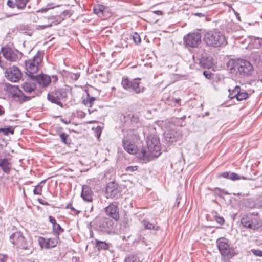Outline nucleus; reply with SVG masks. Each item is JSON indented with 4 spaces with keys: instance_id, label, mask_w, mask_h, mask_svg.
I'll return each mask as SVG.
<instances>
[{
    "instance_id": "obj_1",
    "label": "nucleus",
    "mask_w": 262,
    "mask_h": 262,
    "mask_svg": "<svg viewBox=\"0 0 262 262\" xmlns=\"http://www.w3.org/2000/svg\"><path fill=\"white\" fill-rule=\"evenodd\" d=\"M147 148H142L139 153L143 160H151L157 158L160 154V144L159 138L155 135H150L146 140Z\"/></svg>"
},
{
    "instance_id": "obj_2",
    "label": "nucleus",
    "mask_w": 262,
    "mask_h": 262,
    "mask_svg": "<svg viewBox=\"0 0 262 262\" xmlns=\"http://www.w3.org/2000/svg\"><path fill=\"white\" fill-rule=\"evenodd\" d=\"M227 68L231 72H235L237 76L244 78L251 75L253 71V67L248 60L245 59L236 61L229 60L227 63Z\"/></svg>"
},
{
    "instance_id": "obj_3",
    "label": "nucleus",
    "mask_w": 262,
    "mask_h": 262,
    "mask_svg": "<svg viewBox=\"0 0 262 262\" xmlns=\"http://www.w3.org/2000/svg\"><path fill=\"white\" fill-rule=\"evenodd\" d=\"M203 41L207 46L214 48L224 47L227 44L225 35L218 31L207 32Z\"/></svg>"
},
{
    "instance_id": "obj_4",
    "label": "nucleus",
    "mask_w": 262,
    "mask_h": 262,
    "mask_svg": "<svg viewBox=\"0 0 262 262\" xmlns=\"http://www.w3.org/2000/svg\"><path fill=\"white\" fill-rule=\"evenodd\" d=\"M139 140V137L136 130H128L122 140L124 149L129 154H135L137 153L138 149L135 143Z\"/></svg>"
},
{
    "instance_id": "obj_5",
    "label": "nucleus",
    "mask_w": 262,
    "mask_h": 262,
    "mask_svg": "<svg viewBox=\"0 0 262 262\" xmlns=\"http://www.w3.org/2000/svg\"><path fill=\"white\" fill-rule=\"evenodd\" d=\"M43 54V52L38 51L32 58L25 61L26 73L28 77L34 75V74L38 71V66L42 60Z\"/></svg>"
},
{
    "instance_id": "obj_6",
    "label": "nucleus",
    "mask_w": 262,
    "mask_h": 262,
    "mask_svg": "<svg viewBox=\"0 0 262 262\" xmlns=\"http://www.w3.org/2000/svg\"><path fill=\"white\" fill-rule=\"evenodd\" d=\"M241 223L244 227L252 230H256L262 226L257 213H253L243 215L241 219Z\"/></svg>"
},
{
    "instance_id": "obj_7",
    "label": "nucleus",
    "mask_w": 262,
    "mask_h": 262,
    "mask_svg": "<svg viewBox=\"0 0 262 262\" xmlns=\"http://www.w3.org/2000/svg\"><path fill=\"white\" fill-rule=\"evenodd\" d=\"M140 81V79L130 80L128 78L124 77L122 80L121 85L126 91L138 94L144 91V87Z\"/></svg>"
},
{
    "instance_id": "obj_8",
    "label": "nucleus",
    "mask_w": 262,
    "mask_h": 262,
    "mask_svg": "<svg viewBox=\"0 0 262 262\" xmlns=\"http://www.w3.org/2000/svg\"><path fill=\"white\" fill-rule=\"evenodd\" d=\"M69 91L61 89L52 91L48 94L47 99L52 102L63 107L62 101H66L68 97Z\"/></svg>"
},
{
    "instance_id": "obj_9",
    "label": "nucleus",
    "mask_w": 262,
    "mask_h": 262,
    "mask_svg": "<svg viewBox=\"0 0 262 262\" xmlns=\"http://www.w3.org/2000/svg\"><path fill=\"white\" fill-rule=\"evenodd\" d=\"M10 242L16 246L18 251L20 249L29 250L26 254L31 253L30 244L26 240L20 232H16L10 236Z\"/></svg>"
},
{
    "instance_id": "obj_10",
    "label": "nucleus",
    "mask_w": 262,
    "mask_h": 262,
    "mask_svg": "<svg viewBox=\"0 0 262 262\" xmlns=\"http://www.w3.org/2000/svg\"><path fill=\"white\" fill-rule=\"evenodd\" d=\"M0 53L6 59L11 62L17 61L21 55L17 50L8 46L2 47Z\"/></svg>"
},
{
    "instance_id": "obj_11",
    "label": "nucleus",
    "mask_w": 262,
    "mask_h": 262,
    "mask_svg": "<svg viewBox=\"0 0 262 262\" xmlns=\"http://www.w3.org/2000/svg\"><path fill=\"white\" fill-rule=\"evenodd\" d=\"M184 39L187 46L195 48L201 43V34L199 32L190 33L187 36L184 37Z\"/></svg>"
},
{
    "instance_id": "obj_12",
    "label": "nucleus",
    "mask_w": 262,
    "mask_h": 262,
    "mask_svg": "<svg viewBox=\"0 0 262 262\" xmlns=\"http://www.w3.org/2000/svg\"><path fill=\"white\" fill-rule=\"evenodd\" d=\"M21 72L20 70L16 66L7 69L5 72V76L8 80L12 82H17L21 77Z\"/></svg>"
},
{
    "instance_id": "obj_13",
    "label": "nucleus",
    "mask_w": 262,
    "mask_h": 262,
    "mask_svg": "<svg viewBox=\"0 0 262 262\" xmlns=\"http://www.w3.org/2000/svg\"><path fill=\"white\" fill-rule=\"evenodd\" d=\"M8 90L12 93L13 96L15 98H17L20 103L30 100L31 96H25L22 92L19 89L18 86L9 85L7 87Z\"/></svg>"
},
{
    "instance_id": "obj_14",
    "label": "nucleus",
    "mask_w": 262,
    "mask_h": 262,
    "mask_svg": "<svg viewBox=\"0 0 262 262\" xmlns=\"http://www.w3.org/2000/svg\"><path fill=\"white\" fill-rule=\"evenodd\" d=\"M105 193L107 198H118L120 194L117 184L110 182L107 184Z\"/></svg>"
},
{
    "instance_id": "obj_15",
    "label": "nucleus",
    "mask_w": 262,
    "mask_h": 262,
    "mask_svg": "<svg viewBox=\"0 0 262 262\" xmlns=\"http://www.w3.org/2000/svg\"><path fill=\"white\" fill-rule=\"evenodd\" d=\"M31 80L37 83L40 87L47 86L51 82V79L50 76L43 74L31 75Z\"/></svg>"
},
{
    "instance_id": "obj_16",
    "label": "nucleus",
    "mask_w": 262,
    "mask_h": 262,
    "mask_svg": "<svg viewBox=\"0 0 262 262\" xmlns=\"http://www.w3.org/2000/svg\"><path fill=\"white\" fill-rule=\"evenodd\" d=\"M112 225V221L107 218L97 220L96 222V228L98 230L102 232L108 231Z\"/></svg>"
},
{
    "instance_id": "obj_17",
    "label": "nucleus",
    "mask_w": 262,
    "mask_h": 262,
    "mask_svg": "<svg viewBox=\"0 0 262 262\" xmlns=\"http://www.w3.org/2000/svg\"><path fill=\"white\" fill-rule=\"evenodd\" d=\"M182 135L180 132L170 129L164 134V141L167 143H173L182 139Z\"/></svg>"
},
{
    "instance_id": "obj_18",
    "label": "nucleus",
    "mask_w": 262,
    "mask_h": 262,
    "mask_svg": "<svg viewBox=\"0 0 262 262\" xmlns=\"http://www.w3.org/2000/svg\"><path fill=\"white\" fill-rule=\"evenodd\" d=\"M217 247L222 255L231 258L233 256V250L231 249L227 243L220 241L217 242Z\"/></svg>"
},
{
    "instance_id": "obj_19",
    "label": "nucleus",
    "mask_w": 262,
    "mask_h": 262,
    "mask_svg": "<svg viewBox=\"0 0 262 262\" xmlns=\"http://www.w3.org/2000/svg\"><path fill=\"white\" fill-rule=\"evenodd\" d=\"M38 242L41 248H45L46 249L54 248L56 246L58 243V236H57L56 238H49L47 239L40 237L38 238Z\"/></svg>"
},
{
    "instance_id": "obj_20",
    "label": "nucleus",
    "mask_w": 262,
    "mask_h": 262,
    "mask_svg": "<svg viewBox=\"0 0 262 262\" xmlns=\"http://www.w3.org/2000/svg\"><path fill=\"white\" fill-rule=\"evenodd\" d=\"M21 88L23 90L28 93H32L31 97H34L36 94V83L31 80V77H28V79L26 82L21 84Z\"/></svg>"
},
{
    "instance_id": "obj_21",
    "label": "nucleus",
    "mask_w": 262,
    "mask_h": 262,
    "mask_svg": "<svg viewBox=\"0 0 262 262\" xmlns=\"http://www.w3.org/2000/svg\"><path fill=\"white\" fill-rule=\"evenodd\" d=\"M105 213L117 221L119 219V208L117 205L110 204L104 209Z\"/></svg>"
},
{
    "instance_id": "obj_22",
    "label": "nucleus",
    "mask_w": 262,
    "mask_h": 262,
    "mask_svg": "<svg viewBox=\"0 0 262 262\" xmlns=\"http://www.w3.org/2000/svg\"><path fill=\"white\" fill-rule=\"evenodd\" d=\"M9 158L0 159V168L5 173L8 174L12 169V164Z\"/></svg>"
},
{
    "instance_id": "obj_23",
    "label": "nucleus",
    "mask_w": 262,
    "mask_h": 262,
    "mask_svg": "<svg viewBox=\"0 0 262 262\" xmlns=\"http://www.w3.org/2000/svg\"><path fill=\"white\" fill-rule=\"evenodd\" d=\"M93 191L90 187L85 185L83 186L81 196L86 202H91L93 200Z\"/></svg>"
},
{
    "instance_id": "obj_24",
    "label": "nucleus",
    "mask_w": 262,
    "mask_h": 262,
    "mask_svg": "<svg viewBox=\"0 0 262 262\" xmlns=\"http://www.w3.org/2000/svg\"><path fill=\"white\" fill-rule=\"evenodd\" d=\"M219 177H222L233 181L238 180L241 179L246 180V178L243 176H240L236 173L231 172H224L219 174Z\"/></svg>"
},
{
    "instance_id": "obj_25",
    "label": "nucleus",
    "mask_w": 262,
    "mask_h": 262,
    "mask_svg": "<svg viewBox=\"0 0 262 262\" xmlns=\"http://www.w3.org/2000/svg\"><path fill=\"white\" fill-rule=\"evenodd\" d=\"M95 246L99 251L101 250H105L109 248V245L108 243L98 239H96Z\"/></svg>"
},
{
    "instance_id": "obj_26",
    "label": "nucleus",
    "mask_w": 262,
    "mask_h": 262,
    "mask_svg": "<svg viewBox=\"0 0 262 262\" xmlns=\"http://www.w3.org/2000/svg\"><path fill=\"white\" fill-rule=\"evenodd\" d=\"M142 224L143 225L144 228L145 229L149 230H154L155 231L158 230L159 229V227L158 226L154 225L152 223H150L148 221L146 220H144L142 222Z\"/></svg>"
},
{
    "instance_id": "obj_27",
    "label": "nucleus",
    "mask_w": 262,
    "mask_h": 262,
    "mask_svg": "<svg viewBox=\"0 0 262 262\" xmlns=\"http://www.w3.org/2000/svg\"><path fill=\"white\" fill-rule=\"evenodd\" d=\"M229 92H230L229 95L228 96L229 98L230 99H233L234 98H236L238 93H239L240 87L238 85H236L233 90L231 92V90L229 89Z\"/></svg>"
},
{
    "instance_id": "obj_28",
    "label": "nucleus",
    "mask_w": 262,
    "mask_h": 262,
    "mask_svg": "<svg viewBox=\"0 0 262 262\" xmlns=\"http://www.w3.org/2000/svg\"><path fill=\"white\" fill-rule=\"evenodd\" d=\"M104 7L102 5H97L94 7V12L101 17L103 15L104 12Z\"/></svg>"
},
{
    "instance_id": "obj_29",
    "label": "nucleus",
    "mask_w": 262,
    "mask_h": 262,
    "mask_svg": "<svg viewBox=\"0 0 262 262\" xmlns=\"http://www.w3.org/2000/svg\"><path fill=\"white\" fill-rule=\"evenodd\" d=\"M243 204L245 206L250 208H254L257 206V203H255L252 199L250 198L244 200Z\"/></svg>"
},
{
    "instance_id": "obj_30",
    "label": "nucleus",
    "mask_w": 262,
    "mask_h": 262,
    "mask_svg": "<svg viewBox=\"0 0 262 262\" xmlns=\"http://www.w3.org/2000/svg\"><path fill=\"white\" fill-rule=\"evenodd\" d=\"M248 96L249 95L246 91H242L241 89H240L239 93H238L236 98L237 101H241L246 99L248 98Z\"/></svg>"
},
{
    "instance_id": "obj_31",
    "label": "nucleus",
    "mask_w": 262,
    "mask_h": 262,
    "mask_svg": "<svg viewBox=\"0 0 262 262\" xmlns=\"http://www.w3.org/2000/svg\"><path fill=\"white\" fill-rule=\"evenodd\" d=\"M29 0H15V5L19 9H23Z\"/></svg>"
},
{
    "instance_id": "obj_32",
    "label": "nucleus",
    "mask_w": 262,
    "mask_h": 262,
    "mask_svg": "<svg viewBox=\"0 0 262 262\" xmlns=\"http://www.w3.org/2000/svg\"><path fill=\"white\" fill-rule=\"evenodd\" d=\"M64 230L61 227V226L57 223L53 227V233L57 235V236H58V235L62 232H63Z\"/></svg>"
},
{
    "instance_id": "obj_33",
    "label": "nucleus",
    "mask_w": 262,
    "mask_h": 262,
    "mask_svg": "<svg viewBox=\"0 0 262 262\" xmlns=\"http://www.w3.org/2000/svg\"><path fill=\"white\" fill-rule=\"evenodd\" d=\"M45 182V180L42 181L40 184L36 186L33 190V193L36 195H41L42 186L41 185V183Z\"/></svg>"
},
{
    "instance_id": "obj_34",
    "label": "nucleus",
    "mask_w": 262,
    "mask_h": 262,
    "mask_svg": "<svg viewBox=\"0 0 262 262\" xmlns=\"http://www.w3.org/2000/svg\"><path fill=\"white\" fill-rule=\"evenodd\" d=\"M125 262H140L138 257L134 255H129L124 259Z\"/></svg>"
},
{
    "instance_id": "obj_35",
    "label": "nucleus",
    "mask_w": 262,
    "mask_h": 262,
    "mask_svg": "<svg viewBox=\"0 0 262 262\" xmlns=\"http://www.w3.org/2000/svg\"><path fill=\"white\" fill-rule=\"evenodd\" d=\"M60 138L61 139V141L65 144H70V142H69L68 138L69 135L65 133H61L59 135Z\"/></svg>"
},
{
    "instance_id": "obj_36",
    "label": "nucleus",
    "mask_w": 262,
    "mask_h": 262,
    "mask_svg": "<svg viewBox=\"0 0 262 262\" xmlns=\"http://www.w3.org/2000/svg\"><path fill=\"white\" fill-rule=\"evenodd\" d=\"M2 133L4 135H8L9 134H13L14 130L11 129L10 127L8 128H0V133Z\"/></svg>"
},
{
    "instance_id": "obj_37",
    "label": "nucleus",
    "mask_w": 262,
    "mask_h": 262,
    "mask_svg": "<svg viewBox=\"0 0 262 262\" xmlns=\"http://www.w3.org/2000/svg\"><path fill=\"white\" fill-rule=\"evenodd\" d=\"M88 100H86V104H89L90 107H92L94 102L96 100V98L90 96L89 93H87Z\"/></svg>"
},
{
    "instance_id": "obj_38",
    "label": "nucleus",
    "mask_w": 262,
    "mask_h": 262,
    "mask_svg": "<svg viewBox=\"0 0 262 262\" xmlns=\"http://www.w3.org/2000/svg\"><path fill=\"white\" fill-rule=\"evenodd\" d=\"M130 121L133 124H138L140 122L139 116L137 114H133L130 117Z\"/></svg>"
},
{
    "instance_id": "obj_39",
    "label": "nucleus",
    "mask_w": 262,
    "mask_h": 262,
    "mask_svg": "<svg viewBox=\"0 0 262 262\" xmlns=\"http://www.w3.org/2000/svg\"><path fill=\"white\" fill-rule=\"evenodd\" d=\"M251 253L255 255L256 256H259L262 257V250L259 249H252L251 250Z\"/></svg>"
},
{
    "instance_id": "obj_40",
    "label": "nucleus",
    "mask_w": 262,
    "mask_h": 262,
    "mask_svg": "<svg viewBox=\"0 0 262 262\" xmlns=\"http://www.w3.org/2000/svg\"><path fill=\"white\" fill-rule=\"evenodd\" d=\"M133 39L134 42L136 43H139L141 42V38L140 35L137 33H135L133 36Z\"/></svg>"
},
{
    "instance_id": "obj_41",
    "label": "nucleus",
    "mask_w": 262,
    "mask_h": 262,
    "mask_svg": "<svg viewBox=\"0 0 262 262\" xmlns=\"http://www.w3.org/2000/svg\"><path fill=\"white\" fill-rule=\"evenodd\" d=\"M215 220L217 223H218L220 225H222L224 223V219L223 217L220 216H215Z\"/></svg>"
},
{
    "instance_id": "obj_42",
    "label": "nucleus",
    "mask_w": 262,
    "mask_h": 262,
    "mask_svg": "<svg viewBox=\"0 0 262 262\" xmlns=\"http://www.w3.org/2000/svg\"><path fill=\"white\" fill-rule=\"evenodd\" d=\"M102 127L97 126L96 128V137L99 138L101 134Z\"/></svg>"
},
{
    "instance_id": "obj_43",
    "label": "nucleus",
    "mask_w": 262,
    "mask_h": 262,
    "mask_svg": "<svg viewBox=\"0 0 262 262\" xmlns=\"http://www.w3.org/2000/svg\"><path fill=\"white\" fill-rule=\"evenodd\" d=\"M137 170V166H128L126 168V171L128 172H132Z\"/></svg>"
},
{
    "instance_id": "obj_44",
    "label": "nucleus",
    "mask_w": 262,
    "mask_h": 262,
    "mask_svg": "<svg viewBox=\"0 0 262 262\" xmlns=\"http://www.w3.org/2000/svg\"><path fill=\"white\" fill-rule=\"evenodd\" d=\"M203 75L206 78L208 79H210L212 76L211 73L209 71H204L203 72Z\"/></svg>"
},
{
    "instance_id": "obj_45",
    "label": "nucleus",
    "mask_w": 262,
    "mask_h": 262,
    "mask_svg": "<svg viewBox=\"0 0 262 262\" xmlns=\"http://www.w3.org/2000/svg\"><path fill=\"white\" fill-rule=\"evenodd\" d=\"M79 77H80L79 73H72L71 74V78L74 80H77L79 78Z\"/></svg>"
},
{
    "instance_id": "obj_46",
    "label": "nucleus",
    "mask_w": 262,
    "mask_h": 262,
    "mask_svg": "<svg viewBox=\"0 0 262 262\" xmlns=\"http://www.w3.org/2000/svg\"><path fill=\"white\" fill-rule=\"evenodd\" d=\"M7 5L9 6L10 8H14L15 7H16V5H15V2H14L12 0H8L7 1Z\"/></svg>"
},
{
    "instance_id": "obj_47",
    "label": "nucleus",
    "mask_w": 262,
    "mask_h": 262,
    "mask_svg": "<svg viewBox=\"0 0 262 262\" xmlns=\"http://www.w3.org/2000/svg\"><path fill=\"white\" fill-rule=\"evenodd\" d=\"M52 23H50V24H48L47 25H39V26H38V28H39L40 29H44L46 28L51 27H52Z\"/></svg>"
},
{
    "instance_id": "obj_48",
    "label": "nucleus",
    "mask_w": 262,
    "mask_h": 262,
    "mask_svg": "<svg viewBox=\"0 0 262 262\" xmlns=\"http://www.w3.org/2000/svg\"><path fill=\"white\" fill-rule=\"evenodd\" d=\"M49 221L52 223V227L54 225L57 224L56 221L55 219L52 216H49Z\"/></svg>"
},
{
    "instance_id": "obj_49",
    "label": "nucleus",
    "mask_w": 262,
    "mask_h": 262,
    "mask_svg": "<svg viewBox=\"0 0 262 262\" xmlns=\"http://www.w3.org/2000/svg\"><path fill=\"white\" fill-rule=\"evenodd\" d=\"M257 206L258 207H262V195L259 196L257 200Z\"/></svg>"
},
{
    "instance_id": "obj_50",
    "label": "nucleus",
    "mask_w": 262,
    "mask_h": 262,
    "mask_svg": "<svg viewBox=\"0 0 262 262\" xmlns=\"http://www.w3.org/2000/svg\"><path fill=\"white\" fill-rule=\"evenodd\" d=\"M38 202L41 204H42V205H48V203L44 201H43L41 199H38Z\"/></svg>"
},
{
    "instance_id": "obj_51",
    "label": "nucleus",
    "mask_w": 262,
    "mask_h": 262,
    "mask_svg": "<svg viewBox=\"0 0 262 262\" xmlns=\"http://www.w3.org/2000/svg\"><path fill=\"white\" fill-rule=\"evenodd\" d=\"M5 113V110L3 107L0 105V116L3 115Z\"/></svg>"
},
{
    "instance_id": "obj_52",
    "label": "nucleus",
    "mask_w": 262,
    "mask_h": 262,
    "mask_svg": "<svg viewBox=\"0 0 262 262\" xmlns=\"http://www.w3.org/2000/svg\"><path fill=\"white\" fill-rule=\"evenodd\" d=\"M5 256L3 254H0V262H4Z\"/></svg>"
},
{
    "instance_id": "obj_53",
    "label": "nucleus",
    "mask_w": 262,
    "mask_h": 262,
    "mask_svg": "<svg viewBox=\"0 0 262 262\" xmlns=\"http://www.w3.org/2000/svg\"><path fill=\"white\" fill-rule=\"evenodd\" d=\"M70 209L73 210V211H74L76 212V214H78V213L80 212V211H78L76 209H75L74 208H73V207H70Z\"/></svg>"
},
{
    "instance_id": "obj_54",
    "label": "nucleus",
    "mask_w": 262,
    "mask_h": 262,
    "mask_svg": "<svg viewBox=\"0 0 262 262\" xmlns=\"http://www.w3.org/2000/svg\"><path fill=\"white\" fill-rule=\"evenodd\" d=\"M61 121L62 122H63V123L66 124H68L70 123V121H66V120H64V119H61Z\"/></svg>"
},
{
    "instance_id": "obj_55",
    "label": "nucleus",
    "mask_w": 262,
    "mask_h": 262,
    "mask_svg": "<svg viewBox=\"0 0 262 262\" xmlns=\"http://www.w3.org/2000/svg\"><path fill=\"white\" fill-rule=\"evenodd\" d=\"M257 80L262 82V73L258 75Z\"/></svg>"
},
{
    "instance_id": "obj_56",
    "label": "nucleus",
    "mask_w": 262,
    "mask_h": 262,
    "mask_svg": "<svg viewBox=\"0 0 262 262\" xmlns=\"http://www.w3.org/2000/svg\"><path fill=\"white\" fill-rule=\"evenodd\" d=\"M154 13L158 15H161L162 14V12L160 10L154 11Z\"/></svg>"
},
{
    "instance_id": "obj_57",
    "label": "nucleus",
    "mask_w": 262,
    "mask_h": 262,
    "mask_svg": "<svg viewBox=\"0 0 262 262\" xmlns=\"http://www.w3.org/2000/svg\"><path fill=\"white\" fill-rule=\"evenodd\" d=\"M53 81L54 82H56L57 80V76H53Z\"/></svg>"
},
{
    "instance_id": "obj_58",
    "label": "nucleus",
    "mask_w": 262,
    "mask_h": 262,
    "mask_svg": "<svg viewBox=\"0 0 262 262\" xmlns=\"http://www.w3.org/2000/svg\"><path fill=\"white\" fill-rule=\"evenodd\" d=\"M181 101L180 99H175L174 102L177 103H179L180 101Z\"/></svg>"
},
{
    "instance_id": "obj_59",
    "label": "nucleus",
    "mask_w": 262,
    "mask_h": 262,
    "mask_svg": "<svg viewBox=\"0 0 262 262\" xmlns=\"http://www.w3.org/2000/svg\"><path fill=\"white\" fill-rule=\"evenodd\" d=\"M72 207V205H71L70 204H68V205L67 206L66 208H67V209H69V208H70V207Z\"/></svg>"
},
{
    "instance_id": "obj_60",
    "label": "nucleus",
    "mask_w": 262,
    "mask_h": 262,
    "mask_svg": "<svg viewBox=\"0 0 262 262\" xmlns=\"http://www.w3.org/2000/svg\"><path fill=\"white\" fill-rule=\"evenodd\" d=\"M195 15L200 16H202L203 15L201 13H196L195 14Z\"/></svg>"
}]
</instances>
